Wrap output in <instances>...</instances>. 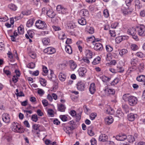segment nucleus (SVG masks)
Returning <instances> with one entry per match:
<instances>
[{"instance_id":"nucleus-1","label":"nucleus","mask_w":145,"mask_h":145,"mask_svg":"<svg viewBox=\"0 0 145 145\" xmlns=\"http://www.w3.org/2000/svg\"><path fill=\"white\" fill-rule=\"evenodd\" d=\"M123 99L125 100H127L128 104L131 106L135 105L137 102V99L136 97L133 96H129V94L124 95Z\"/></svg>"},{"instance_id":"nucleus-2","label":"nucleus","mask_w":145,"mask_h":145,"mask_svg":"<svg viewBox=\"0 0 145 145\" xmlns=\"http://www.w3.org/2000/svg\"><path fill=\"white\" fill-rule=\"evenodd\" d=\"M35 26L37 28L43 30L46 29L48 27V25L45 22L40 20L36 21Z\"/></svg>"},{"instance_id":"nucleus-3","label":"nucleus","mask_w":145,"mask_h":145,"mask_svg":"<svg viewBox=\"0 0 145 145\" xmlns=\"http://www.w3.org/2000/svg\"><path fill=\"white\" fill-rule=\"evenodd\" d=\"M137 30L135 28L132 27L130 28L127 29V33L132 36L133 38L136 40H138L137 34Z\"/></svg>"},{"instance_id":"nucleus-4","label":"nucleus","mask_w":145,"mask_h":145,"mask_svg":"<svg viewBox=\"0 0 145 145\" xmlns=\"http://www.w3.org/2000/svg\"><path fill=\"white\" fill-rule=\"evenodd\" d=\"M12 130L14 132L20 133H23L24 130L17 122H14L13 124Z\"/></svg>"},{"instance_id":"nucleus-5","label":"nucleus","mask_w":145,"mask_h":145,"mask_svg":"<svg viewBox=\"0 0 145 145\" xmlns=\"http://www.w3.org/2000/svg\"><path fill=\"white\" fill-rule=\"evenodd\" d=\"M137 30L138 35L140 36H145V26L141 25L137 27Z\"/></svg>"},{"instance_id":"nucleus-6","label":"nucleus","mask_w":145,"mask_h":145,"mask_svg":"<svg viewBox=\"0 0 145 145\" xmlns=\"http://www.w3.org/2000/svg\"><path fill=\"white\" fill-rule=\"evenodd\" d=\"M57 11L59 14H66L68 13V10L61 5H58L56 8Z\"/></svg>"},{"instance_id":"nucleus-7","label":"nucleus","mask_w":145,"mask_h":145,"mask_svg":"<svg viewBox=\"0 0 145 145\" xmlns=\"http://www.w3.org/2000/svg\"><path fill=\"white\" fill-rule=\"evenodd\" d=\"M76 86L77 88L79 91H82L84 90L85 86L84 81H80L78 82Z\"/></svg>"},{"instance_id":"nucleus-8","label":"nucleus","mask_w":145,"mask_h":145,"mask_svg":"<svg viewBox=\"0 0 145 145\" xmlns=\"http://www.w3.org/2000/svg\"><path fill=\"white\" fill-rule=\"evenodd\" d=\"M56 52L55 49L52 47H49L46 48L44 50V52L48 54H52Z\"/></svg>"},{"instance_id":"nucleus-9","label":"nucleus","mask_w":145,"mask_h":145,"mask_svg":"<svg viewBox=\"0 0 145 145\" xmlns=\"http://www.w3.org/2000/svg\"><path fill=\"white\" fill-rule=\"evenodd\" d=\"M3 120L6 123H9L10 121L9 115L7 113L3 114L2 116Z\"/></svg>"},{"instance_id":"nucleus-10","label":"nucleus","mask_w":145,"mask_h":145,"mask_svg":"<svg viewBox=\"0 0 145 145\" xmlns=\"http://www.w3.org/2000/svg\"><path fill=\"white\" fill-rule=\"evenodd\" d=\"M87 70L84 67H80L78 71L79 75L81 77H84L86 75V73L87 72Z\"/></svg>"},{"instance_id":"nucleus-11","label":"nucleus","mask_w":145,"mask_h":145,"mask_svg":"<svg viewBox=\"0 0 145 145\" xmlns=\"http://www.w3.org/2000/svg\"><path fill=\"white\" fill-rule=\"evenodd\" d=\"M105 93L107 95H113L115 94V91L114 89L107 88L104 90Z\"/></svg>"},{"instance_id":"nucleus-12","label":"nucleus","mask_w":145,"mask_h":145,"mask_svg":"<svg viewBox=\"0 0 145 145\" xmlns=\"http://www.w3.org/2000/svg\"><path fill=\"white\" fill-rule=\"evenodd\" d=\"M137 116L136 114L130 113L127 115V118L129 121H133L135 120V118H137Z\"/></svg>"},{"instance_id":"nucleus-13","label":"nucleus","mask_w":145,"mask_h":145,"mask_svg":"<svg viewBox=\"0 0 145 145\" xmlns=\"http://www.w3.org/2000/svg\"><path fill=\"white\" fill-rule=\"evenodd\" d=\"M99 140L100 141L106 142L108 141V137L105 134H101L99 137Z\"/></svg>"},{"instance_id":"nucleus-14","label":"nucleus","mask_w":145,"mask_h":145,"mask_svg":"<svg viewBox=\"0 0 145 145\" xmlns=\"http://www.w3.org/2000/svg\"><path fill=\"white\" fill-rule=\"evenodd\" d=\"M94 49L96 50H101L103 48V45L99 43H94Z\"/></svg>"},{"instance_id":"nucleus-15","label":"nucleus","mask_w":145,"mask_h":145,"mask_svg":"<svg viewBox=\"0 0 145 145\" xmlns=\"http://www.w3.org/2000/svg\"><path fill=\"white\" fill-rule=\"evenodd\" d=\"M89 91L91 94H93L96 91V88L95 84L92 83L90 85L89 87Z\"/></svg>"},{"instance_id":"nucleus-16","label":"nucleus","mask_w":145,"mask_h":145,"mask_svg":"<svg viewBox=\"0 0 145 145\" xmlns=\"http://www.w3.org/2000/svg\"><path fill=\"white\" fill-rule=\"evenodd\" d=\"M127 138V136L124 134L119 135L116 137V139L119 141H123Z\"/></svg>"},{"instance_id":"nucleus-17","label":"nucleus","mask_w":145,"mask_h":145,"mask_svg":"<svg viewBox=\"0 0 145 145\" xmlns=\"http://www.w3.org/2000/svg\"><path fill=\"white\" fill-rule=\"evenodd\" d=\"M113 120L111 116H109L105 118V121L106 124L110 125L113 122Z\"/></svg>"},{"instance_id":"nucleus-18","label":"nucleus","mask_w":145,"mask_h":145,"mask_svg":"<svg viewBox=\"0 0 145 145\" xmlns=\"http://www.w3.org/2000/svg\"><path fill=\"white\" fill-rule=\"evenodd\" d=\"M59 78L61 81L64 82L66 78V75L65 73L61 72L59 74Z\"/></svg>"},{"instance_id":"nucleus-19","label":"nucleus","mask_w":145,"mask_h":145,"mask_svg":"<svg viewBox=\"0 0 145 145\" xmlns=\"http://www.w3.org/2000/svg\"><path fill=\"white\" fill-rule=\"evenodd\" d=\"M34 35V32L32 30H29L27 31V34L25 35V37L27 39H29V37L32 38Z\"/></svg>"},{"instance_id":"nucleus-20","label":"nucleus","mask_w":145,"mask_h":145,"mask_svg":"<svg viewBox=\"0 0 145 145\" xmlns=\"http://www.w3.org/2000/svg\"><path fill=\"white\" fill-rule=\"evenodd\" d=\"M125 39V36H120L117 37L116 39V42L118 44Z\"/></svg>"},{"instance_id":"nucleus-21","label":"nucleus","mask_w":145,"mask_h":145,"mask_svg":"<svg viewBox=\"0 0 145 145\" xmlns=\"http://www.w3.org/2000/svg\"><path fill=\"white\" fill-rule=\"evenodd\" d=\"M47 14L50 18H54L56 15L55 13L52 10H49L47 12Z\"/></svg>"},{"instance_id":"nucleus-22","label":"nucleus","mask_w":145,"mask_h":145,"mask_svg":"<svg viewBox=\"0 0 145 145\" xmlns=\"http://www.w3.org/2000/svg\"><path fill=\"white\" fill-rule=\"evenodd\" d=\"M85 54L86 57L89 58H92V53L90 50H86L85 52Z\"/></svg>"},{"instance_id":"nucleus-23","label":"nucleus","mask_w":145,"mask_h":145,"mask_svg":"<svg viewBox=\"0 0 145 145\" xmlns=\"http://www.w3.org/2000/svg\"><path fill=\"white\" fill-rule=\"evenodd\" d=\"M86 31L88 33L92 34L94 33V31L93 28L89 26H88L86 28Z\"/></svg>"},{"instance_id":"nucleus-24","label":"nucleus","mask_w":145,"mask_h":145,"mask_svg":"<svg viewBox=\"0 0 145 145\" xmlns=\"http://www.w3.org/2000/svg\"><path fill=\"white\" fill-rule=\"evenodd\" d=\"M73 129L69 126H68L64 128V131L69 135L71 133V131Z\"/></svg>"},{"instance_id":"nucleus-25","label":"nucleus","mask_w":145,"mask_h":145,"mask_svg":"<svg viewBox=\"0 0 145 145\" xmlns=\"http://www.w3.org/2000/svg\"><path fill=\"white\" fill-rule=\"evenodd\" d=\"M34 21V20L33 18L29 20L27 23V26L29 27H31L33 24Z\"/></svg>"},{"instance_id":"nucleus-26","label":"nucleus","mask_w":145,"mask_h":145,"mask_svg":"<svg viewBox=\"0 0 145 145\" xmlns=\"http://www.w3.org/2000/svg\"><path fill=\"white\" fill-rule=\"evenodd\" d=\"M69 126L71 127L73 130L77 127V125L73 121H70L69 122Z\"/></svg>"},{"instance_id":"nucleus-27","label":"nucleus","mask_w":145,"mask_h":145,"mask_svg":"<svg viewBox=\"0 0 145 145\" xmlns=\"http://www.w3.org/2000/svg\"><path fill=\"white\" fill-rule=\"evenodd\" d=\"M128 142L130 143H133L135 141V138L133 136L129 135L127 137V138Z\"/></svg>"},{"instance_id":"nucleus-28","label":"nucleus","mask_w":145,"mask_h":145,"mask_svg":"<svg viewBox=\"0 0 145 145\" xmlns=\"http://www.w3.org/2000/svg\"><path fill=\"white\" fill-rule=\"evenodd\" d=\"M65 50L67 53L69 54H71L72 53L71 48L69 45H68L65 46Z\"/></svg>"},{"instance_id":"nucleus-29","label":"nucleus","mask_w":145,"mask_h":145,"mask_svg":"<svg viewBox=\"0 0 145 145\" xmlns=\"http://www.w3.org/2000/svg\"><path fill=\"white\" fill-rule=\"evenodd\" d=\"M18 33L20 34H23L24 33V29L23 28V26L21 25L18 28Z\"/></svg>"},{"instance_id":"nucleus-30","label":"nucleus","mask_w":145,"mask_h":145,"mask_svg":"<svg viewBox=\"0 0 145 145\" xmlns=\"http://www.w3.org/2000/svg\"><path fill=\"white\" fill-rule=\"evenodd\" d=\"M66 107L63 104H61L58 106V110L61 112L65 111Z\"/></svg>"},{"instance_id":"nucleus-31","label":"nucleus","mask_w":145,"mask_h":145,"mask_svg":"<svg viewBox=\"0 0 145 145\" xmlns=\"http://www.w3.org/2000/svg\"><path fill=\"white\" fill-rule=\"evenodd\" d=\"M78 22L81 25H84L86 24V21L84 18H82L81 19L78 20Z\"/></svg>"},{"instance_id":"nucleus-32","label":"nucleus","mask_w":145,"mask_h":145,"mask_svg":"<svg viewBox=\"0 0 145 145\" xmlns=\"http://www.w3.org/2000/svg\"><path fill=\"white\" fill-rule=\"evenodd\" d=\"M137 81L139 82H143L145 80V76L144 75H141L137 78Z\"/></svg>"},{"instance_id":"nucleus-33","label":"nucleus","mask_w":145,"mask_h":145,"mask_svg":"<svg viewBox=\"0 0 145 145\" xmlns=\"http://www.w3.org/2000/svg\"><path fill=\"white\" fill-rule=\"evenodd\" d=\"M135 8L138 9H140L142 7V6L140 4L139 1L138 0H136L135 1Z\"/></svg>"},{"instance_id":"nucleus-34","label":"nucleus","mask_w":145,"mask_h":145,"mask_svg":"<svg viewBox=\"0 0 145 145\" xmlns=\"http://www.w3.org/2000/svg\"><path fill=\"white\" fill-rule=\"evenodd\" d=\"M58 37L60 39L63 40L66 38V36L64 33L61 32L58 34Z\"/></svg>"},{"instance_id":"nucleus-35","label":"nucleus","mask_w":145,"mask_h":145,"mask_svg":"<svg viewBox=\"0 0 145 145\" xmlns=\"http://www.w3.org/2000/svg\"><path fill=\"white\" fill-rule=\"evenodd\" d=\"M80 13L83 16H87L88 15V12L86 9H83L81 10Z\"/></svg>"},{"instance_id":"nucleus-36","label":"nucleus","mask_w":145,"mask_h":145,"mask_svg":"<svg viewBox=\"0 0 145 145\" xmlns=\"http://www.w3.org/2000/svg\"><path fill=\"white\" fill-rule=\"evenodd\" d=\"M48 114L50 117H54V115L53 113L54 111L52 109H49L47 111Z\"/></svg>"},{"instance_id":"nucleus-37","label":"nucleus","mask_w":145,"mask_h":145,"mask_svg":"<svg viewBox=\"0 0 145 145\" xmlns=\"http://www.w3.org/2000/svg\"><path fill=\"white\" fill-rule=\"evenodd\" d=\"M39 79V81L41 84L43 86H45L46 83V81L45 79L42 78H40Z\"/></svg>"},{"instance_id":"nucleus-38","label":"nucleus","mask_w":145,"mask_h":145,"mask_svg":"<svg viewBox=\"0 0 145 145\" xmlns=\"http://www.w3.org/2000/svg\"><path fill=\"white\" fill-rule=\"evenodd\" d=\"M95 40V37L93 36L92 37H88L87 39V41L88 42L91 41L93 43V44L94 45L95 43L94 40Z\"/></svg>"},{"instance_id":"nucleus-39","label":"nucleus","mask_w":145,"mask_h":145,"mask_svg":"<svg viewBox=\"0 0 145 145\" xmlns=\"http://www.w3.org/2000/svg\"><path fill=\"white\" fill-rule=\"evenodd\" d=\"M8 8L11 10L15 11L17 9V7L13 4H10L8 5Z\"/></svg>"},{"instance_id":"nucleus-40","label":"nucleus","mask_w":145,"mask_h":145,"mask_svg":"<svg viewBox=\"0 0 145 145\" xmlns=\"http://www.w3.org/2000/svg\"><path fill=\"white\" fill-rule=\"evenodd\" d=\"M50 40L49 39L44 38L42 40V42L44 45H47L49 43Z\"/></svg>"},{"instance_id":"nucleus-41","label":"nucleus","mask_w":145,"mask_h":145,"mask_svg":"<svg viewBox=\"0 0 145 145\" xmlns=\"http://www.w3.org/2000/svg\"><path fill=\"white\" fill-rule=\"evenodd\" d=\"M68 29H73L76 27V25L72 23H70L67 24Z\"/></svg>"},{"instance_id":"nucleus-42","label":"nucleus","mask_w":145,"mask_h":145,"mask_svg":"<svg viewBox=\"0 0 145 145\" xmlns=\"http://www.w3.org/2000/svg\"><path fill=\"white\" fill-rule=\"evenodd\" d=\"M88 58L86 57H84L82 59H80V61H81L82 63L85 62L89 63V61Z\"/></svg>"},{"instance_id":"nucleus-43","label":"nucleus","mask_w":145,"mask_h":145,"mask_svg":"<svg viewBox=\"0 0 145 145\" xmlns=\"http://www.w3.org/2000/svg\"><path fill=\"white\" fill-rule=\"evenodd\" d=\"M5 138L8 142H11L12 141V138L11 135L7 134L5 136Z\"/></svg>"},{"instance_id":"nucleus-44","label":"nucleus","mask_w":145,"mask_h":145,"mask_svg":"<svg viewBox=\"0 0 145 145\" xmlns=\"http://www.w3.org/2000/svg\"><path fill=\"white\" fill-rule=\"evenodd\" d=\"M101 78L102 81L105 82H106L107 81H109L110 78H109L104 76H101Z\"/></svg>"},{"instance_id":"nucleus-45","label":"nucleus","mask_w":145,"mask_h":145,"mask_svg":"<svg viewBox=\"0 0 145 145\" xmlns=\"http://www.w3.org/2000/svg\"><path fill=\"white\" fill-rule=\"evenodd\" d=\"M40 126L39 124H33L32 126L33 129L35 130H39L40 131L39 127Z\"/></svg>"},{"instance_id":"nucleus-46","label":"nucleus","mask_w":145,"mask_h":145,"mask_svg":"<svg viewBox=\"0 0 145 145\" xmlns=\"http://www.w3.org/2000/svg\"><path fill=\"white\" fill-rule=\"evenodd\" d=\"M42 71L43 73H42V74L44 76L46 75V74L48 72V71L47 68L45 66H42Z\"/></svg>"},{"instance_id":"nucleus-47","label":"nucleus","mask_w":145,"mask_h":145,"mask_svg":"<svg viewBox=\"0 0 145 145\" xmlns=\"http://www.w3.org/2000/svg\"><path fill=\"white\" fill-rule=\"evenodd\" d=\"M31 119L35 122H37L38 120L37 115L36 114L32 115L31 116Z\"/></svg>"},{"instance_id":"nucleus-48","label":"nucleus","mask_w":145,"mask_h":145,"mask_svg":"<svg viewBox=\"0 0 145 145\" xmlns=\"http://www.w3.org/2000/svg\"><path fill=\"white\" fill-rule=\"evenodd\" d=\"M117 71L118 72H121L124 71V68L122 67H121L119 65L117 66Z\"/></svg>"},{"instance_id":"nucleus-49","label":"nucleus","mask_w":145,"mask_h":145,"mask_svg":"<svg viewBox=\"0 0 145 145\" xmlns=\"http://www.w3.org/2000/svg\"><path fill=\"white\" fill-rule=\"evenodd\" d=\"M101 61V58L99 57L98 56L92 62V63H100Z\"/></svg>"},{"instance_id":"nucleus-50","label":"nucleus","mask_w":145,"mask_h":145,"mask_svg":"<svg viewBox=\"0 0 145 145\" xmlns=\"http://www.w3.org/2000/svg\"><path fill=\"white\" fill-rule=\"evenodd\" d=\"M131 49L133 51L136 50L138 48V46L135 44H131Z\"/></svg>"},{"instance_id":"nucleus-51","label":"nucleus","mask_w":145,"mask_h":145,"mask_svg":"<svg viewBox=\"0 0 145 145\" xmlns=\"http://www.w3.org/2000/svg\"><path fill=\"white\" fill-rule=\"evenodd\" d=\"M106 48L107 51L110 52L113 50V48L110 45H106Z\"/></svg>"},{"instance_id":"nucleus-52","label":"nucleus","mask_w":145,"mask_h":145,"mask_svg":"<svg viewBox=\"0 0 145 145\" xmlns=\"http://www.w3.org/2000/svg\"><path fill=\"white\" fill-rule=\"evenodd\" d=\"M119 81V79L117 78L114 79V80L111 83V85L113 86L115 85L118 83Z\"/></svg>"},{"instance_id":"nucleus-53","label":"nucleus","mask_w":145,"mask_h":145,"mask_svg":"<svg viewBox=\"0 0 145 145\" xmlns=\"http://www.w3.org/2000/svg\"><path fill=\"white\" fill-rule=\"evenodd\" d=\"M127 52V50L125 49H123L121 50L119 52L121 56L124 55Z\"/></svg>"},{"instance_id":"nucleus-54","label":"nucleus","mask_w":145,"mask_h":145,"mask_svg":"<svg viewBox=\"0 0 145 145\" xmlns=\"http://www.w3.org/2000/svg\"><path fill=\"white\" fill-rule=\"evenodd\" d=\"M123 13L125 15L130 14L132 12V11L125 9L122 11Z\"/></svg>"},{"instance_id":"nucleus-55","label":"nucleus","mask_w":145,"mask_h":145,"mask_svg":"<svg viewBox=\"0 0 145 145\" xmlns=\"http://www.w3.org/2000/svg\"><path fill=\"white\" fill-rule=\"evenodd\" d=\"M88 133L89 135L91 136H93L95 135L94 132L92 131L91 128H89L88 129Z\"/></svg>"},{"instance_id":"nucleus-56","label":"nucleus","mask_w":145,"mask_h":145,"mask_svg":"<svg viewBox=\"0 0 145 145\" xmlns=\"http://www.w3.org/2000/svg\"><path fill=\"white\" fill-rule=\"evenodd\" d=\"M8 54V55L9 60L11 62H13L14 60L13 58L12 54L10 52H9Z\"/></svg>"},{"instance_id":"nucleus-57","label":"nucleus","mask_w":145,"mask_h":145,"mask_svg":"<svg viewBox=\"0 0 145 145\" xmlns=\"http://www.w3.org/2000/svg\"><path fill=\"white\" fill-rule=\"evenodd\" d=\"M23 15H28L31 14V11L29 10L23 11L22 12Z\"/></svg>"},{"instance_id":"nucleus-58","label":"nucleus","mask_w":145,"mask_h":145,"mask_svg":"<svg viewBox=\"0 0 145 145\" xmlns=\"http://www.w3.org/2000/svg\"><path fill=\"white\" fill-rule=\"evenodd\" d=\"M60 117L61 120L63 121H65L67 120V118L65 115H61Z\"/></svg>"},{"instance_id":"nucleus-59","label":"nucleus","mask_w":145,"mask_h":145,"mask_svg":"<svg viewBox=\"0 0 145 145\" xmlns=\"http://www.w3.org/2000/svg\"><path fill=\"white\" fill-rule=\"evenodd\" d=\"M109 33L111 37H114L116 36V33L114 30H110Z\"/></svg>"},{"instance_id":"nucleus-60","label":"nucleus","mask_w":145,"mask_h":145,"mask_svg":"<svg viewBox=\"0 0 145 145\" xmlns=\"http://www.w3.org/2000/svg\"><path fill=\"white\" fill-rule=\"evenodd\" d=\"M97 116L96 114L95 113H92L90 116V119L92 120H93L95 119Z\"/></svg>"},{"instance_id":"nucleus-61","label":"nucleus","mask_w":145,"mask_h":145,"mask_svg":"<svg viewBox=\"0 0 145 145\" xmlns=\"http://www.w3.org/2000/svg\"><path fill=\"white\" fill-rule=\"evenodd\" d=\"M122 113L121 111L118 110L116 112V116L118 118H120V116H122Z\"/></svg>"},{"instance_id":"nucleus-62","label":"nucleus","mask_w":145,"mask_h":145,"mask_svg":"<svg viewBox=\"0 0 145 145\" xmlns=\"http://www.w3.org/2000/svg\"><path fill=\"white\" fill-rule=\"evenodd\" d=\"M103 14L105 17L107 18L108 16L109 13L107 9H105L103 11Z\"/></svg>"},{"instance_id":"nucleus-63","label":"nucleus","mask_w":145,"mask_h":145,"mask_svg":"<svg viewBox=\"0 0 145 145\" xmlns=\"http://www.w3.org/2000/svg\"><path fill=\"white\" fill-rule=\"evenodd\" d=\"M18 77L17 75L14 76L12 78V80L14 83H16L18 81Z\"/></svg>"},{"instance_id":"nucleus-64","label":"nucleus","mask_w":145,"mask_h":145,"mask_svg":"<svg viewBox=\"0 0 145 145\" xmlns=\"http://www.w3.org/2000/svg\"><path fill=\"white\" fill-rule=\"evenodd\" d=\"M37 113L38 116H42L44 114L40 109L38 110L37 111Z\"/></svg>"}]
</instances>
